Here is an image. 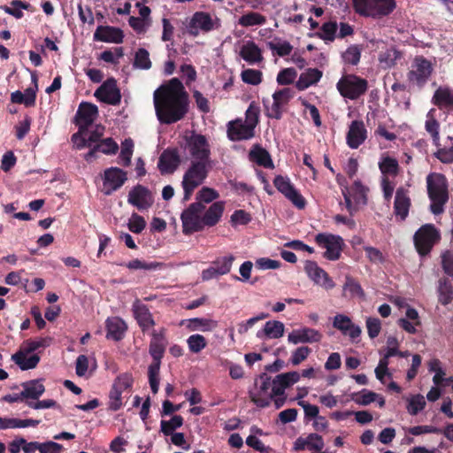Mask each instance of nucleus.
I'll list each match as a JSON object with an SVG mask.
<instances>
[{
	"instance_id": "1",
	"label": "nucleus",
	"mask_w": 453,
	"mask_h": 453,
	"mask_svg": "<svg viewBox=\"0 0 453 453\" xmlns=\"http://www.w3.org/2000/svg\"><path fill=\"white\" fill-rule=\"evenodd\" d=\"M154 104L157 117L162 124H173L188 111V95L181 81L173 78L155 91Z\"/></svg>"
},
{
	"instance_id": "2",
	"label": "nucleus",
	"mask_w": 453,
	"mask_h": 453,
	"mask_svg": "<svg viewBox=\"0 0 453 453\" xmlns=\"http://www.w3.org/2000/svg\"><path fill=\"white\" fill-rule=\"evenodd\" d=\"M225 211V202L216 201L208 208L201 203H192L180 215L182 231L185 234L200 232L204 227L216 226Z\"/></svg>"
},
{
	"instance_id": "3",
	"label": "nucleus",
	"mask_w": 453,
	"mask_h": 453,
	"mask_svg": "<svg viewBox=\"0 0 453 453\" xmlns=\"http://www.w3.org/2000/svg\"><path fill=\"white\" fill-rule=\"evenodd\" d=\"M165 331V328L161 327L158 331L153 329L150 333L149 353L152 357V363L148 368V377L150 388L154 394L158 391L159 370L167 346Z\"/></svg>"
},
{
	"instance_id": "4",
	"label": "nucleus",
	"mask_w": 453,
	"mask_h": 453,
	"mask_svg": "<svg viewBox=\"0 0 453 453\" xmlns=\"http://www.w3.org/2000/svg\"><path fill=\"white\" fill-rule=\"evenodd\" d=\"M427 196L431 202L430 211L434 215L444 212V208L449 201V182L446 176L440 173H431L426 178Z\"/></svg>"
},
{
	"instance_id": "5",
	"label": "nucleus",
	"mask_w": 453,
	"mask_h": 453,
	"mask_svg": "<svg viewBox=\"0 0 453 453\" xmlns=\"http://www.w3.org/2000/svg\"><path fill=\"white\" fill-rule=\"evenodd\" d=\"M211 167V159H192L181 181L184 201H188L194 190L204 182Z\"/></svg>"
},
{
	"instance_id": "6",
	"label": "nucleus",
	"mask_w": 453,
	"mask_h": 453,
	"mask_svg": "<svg viewBox=\"0 0 453 453\" xmlns=\"http://www.w3.org/2000/svg\"><path fill=\"white\" fill-rule=\"evenodd\" d=\"M354 11L364 17L381 18L395 8V0H352Z\"/></svg>"
},
{
	"instance_id": "7",
	"label": "nucleus",
	"mask_w": 453,
	"mask_h": 453,
	"mask_svg": "<svg viewBox=\"0 0 453 453\" xmlns=\"http://www.w3.org/2000/svg\"><path fill=\"white\" fill-rule=\"evenodd\" d=\"M440 240L441 233L434 224L421 226L413 236L416 250L421 257L428 255Z\"/></svg>"
},
{
	"instance_id": "8",
	"label": "nucleus",
	"mask_w": 453,
	"mask_h": 453,
	"mask_svg": "<svg viewBox=\"0 0 453 453\" xmlns=\"http://www.w3.org/2000/svg\"><path fill=\"white\" fill-rule=\"evenodd\" d=\"M336 88L344 98L357 100L367 91L368 81L356 74H346L338 81Z\"/></svg>"
},
{
	"instance_id": "9",
	"label": "nucleus",
	"mask_w": 453,
	"mask_h": 453,
	"mask_svg": "<svg viewBox=\"0 0 453 453\" xmlns=\"http://www.w3.org/2000/svg\"><path fill=\"white\" fill-rule=\"evenodd\" d=\"M181 145L192 159H211V149L207 138L196 131L186 133Z\"/></svg>"
},
{
	"instance_id": "10",
	"label": "nucleus",
	"mask_w": 453,
	"mask_h": 453,
	"mask_svg": "<svg viewBox=\"0 0 453 453\" xmlns=\"http://www.w3.org/2000/svg\"><path fill=\"white\" fill-rule=\"evenodd\" d=\"M433 71L430 60L423 56H417L413 59L411 70L407 73V79L411 83L417 85L418 88H422L428 81Z\"/></svg>"
},
{
	"instance_id": "11",
	"label": "nucleus",
	"mask_w": 453,
	"mask_h": 453,
	"mask_svg": "<svg viewBox=\"0 0 453 453\" xmlns=\"http://www.w3.org/2000/svg\"><path fill=\"white\" fill-rule=\"evenodd\" d=\"M220 27L219 19L213 18L209 12H196L187 26L188 33L197 36L200 33L207 34Z\"/></svg>"
},
{
	"instance_id": "12",
	"label": "nucleus",
	"mask_w": 453,
	"mask_h": 453,
	"mask_svg": "<svg viewBox=\"0 0 453 453\" xmlns=\"http://www.w3.org/2000/svg\"><path fill=\"white\" fill-rule=\"evenodd\" d=\"M315 242L323 249H326L324 257L335 261L341 257L344 247V241L339 235L332 234L319 233L315 236Z\"/></svg>"
},
{
	"instance_id": "13",
	"label": "nucleus",
	"mask_w": 453,
	"mask_h": 453,
	"mask_svg": "<svg viewBox=\"0 0 453 453\" xmlns=\"http://www.w3.org/2000/svg\"><path fill=\"white\" fill-rule=\"evenodd\" d=\"M260 385L256 392L250 391V401L259 408H265L270 405L274 395H273V388L271 377L263 372L259 375Z\"/></svg>"
},
{
	"instance_id": "14",
	"label": "nucleus",
	"mask_w": 453,
	"mask_h": 453,
	"mask_svg": "<svg viewBox=\"0 0 453 453\" xmlns=\"http://www.w3.org/2000/svg\"><path fill=\"white\" fill-rule=\"evenodd\" d=\"M273 185L279 192L283 194L298 209H303L306 204L304 197L295 188L288 177L277 175Z\"/></svg>"
},
{
	"instance_id": "15",
	"label": "nucleus",
	"mask_w": 453,
	"mask_h": 453,
	"mask_svg": "<svg viewBox=\"0 0 453 453\" xmlns=\"http://www.w3.org/2000/svg\"><path fill=\"white\" fill-rule=\"evenodd\" d=\"M292 90L288 88L277 90L273 95L272 105H265V114L270 119H280L282 118L283 107L292 98Z\"/></svg>"
},
{
	"instance_id": "16",
	"label": "nucleus",
	"mask_w": 453,
	"mask_h": 453,
	"mask_svg": "<svg viewBox=\"0 0 453 453\" xmlns=\"http://www.w3.org/2000/svg\"><path fill=\"white\" fill-rule=\"evenodd\" d=\"M127 173L118 167H110L104 173L103 192L110 196L112 192L120 188L127 180Z\"/></svg>"
},
{
	"instance_id": "17",
	"label": "nucleus",
	"mask_w": 453,
	"mask_h": 453,
	"mask_svg": "<svg viewBox=\"0 0 453 453\" xmlns=\"http://www.w3.org/2000/svg\"><path fill=\"white\" fill-rule=\"evenodd\" d=\"M98 116V108L96 104L88 102H81L74 117V123L81 129H88Z\"/></svg>"
},
{
	"instance_id": "18",
	"label": "nucleus",
	"mask_w": 453,
	"mask_h": 453,
	"mask_svg": "<svg viewBox=\"0 0 453 453\" xmlns=\"http://www.w3.org/2000/svg\"><path fill=\"white\" fill-rule=\"evenodd\" d=\"M226 133L228 139L232 142L250 140L255 136V129L242 119L229 121Z\"/></svg>"
},
{
	"instance_id": "19",
	"label": "nucleus",
	"mask_w": 453,
	"mask_h": 453,
	"mask_svg": "<svg viewBox=\"0 0 453 453\" xmlns=\"http://www.w3.org/2000/svg\"><path fill=\"white\" fill-rule=\"evenodd\" d=\"M95 96L101 102L116 105L119 104L121 96L114 79H108L95 92Z\"/></svg>"
},
{
	"instance_id": "20",
	"label": "nucleus",
	"mask_w": 453,
	"mask_h": 453,
	"mask_svg": "<svg viewBox=\"0 0 453 453\" xmlns=\"http://www.w3.org/2000/svg\"><path fill=\"white\" fill-rule=\"evenodd\" d=\"M181 163L177 148H167L160 155L157 166L161 173H173Z\"/></svg>"
},
{
	"instance_id": "21",
	"label": "nucleus",
	"mask_w": 453,
	"mask_h": 453,
	"mask_svg": "<svg viewBox=\"0 0 453 453\" xmlns=\"http://www.w3.org/2000/svg\"><path fill=\"white\" fill-rule=\"evenodd\" d=\"M304 270L316 284L321 285L326 289H332L334 287V283L328 273L320 268L316 262L306 261Z\"/></svg>"
},
{
	"instance_id": "22",
	"label": "nucleus",
	"mask_w": 453,
	"mask_h": 453,
	"mask_svg": "<svg viewBox=\"0 0 453 453\" xmlns=\"http://www.w3.org/2000/svg\"><path fill=\"white\" fill-rule=\"evenodd\" d=\"M367 138V130L363 120H353L346 135V142L350 149H357Z\"/></svg>"
},
{
	"instance_id": "23",
	"label": "nucleus",
	"mask_w": 453,
	"mask_h": 453,
	"mask_svg": "<svg viewBox=\"0 0 453 453\" xmlns=\"http://www.w3.org/2000/svg\"><path fill=\"white\" fill-rule=\"evenodd\" d=\"M300 377V373L296 371L276 375L273 380H271L273 395H284L285 390L299 381Z\"/></svg>"
},
{
	"instance_id": "24",
	"label": "nucleus",
	"mask_w": 453,
	"mask_h": 453,
	"mask_svg": "<svg viewBox=\"0 0 453 453\" xmlns=\"http://www.w3.org/2000/svg\"><path fill=\"white\" fill-rule=\"evenodd\" d=\"M411 205L409 196V190L403 187H399L395 191L394 202V213L396 218L404 220L408 215Z\"/></svg>"
},
{
	"instance_id": "25",
	"label": "nucleus",
	"mask_w": 453,
	"mask_h": 453,
	"mask_svg": "<svg viewBox=\"0 0 453 453\" xmlns=\"http://www.w3.org/2000/svg\"><path fill=\"white\" fill-rule=\"evenodd\" d=\"M123 38V31L111 26H98L93 35L94 41L111 43H121Z\"/></svg>"
},
{
	"instance_id": "26",
	"label": "nucleus",
	"mask_w": 453,
	"mask_h": 453,
	"mask_svg": "<svg viewBox=\"0 0 453 453\" xmlns=\"http://www.w3.org/2000/svg\"><path fill=\"white\" fill-rule=\"evenodd\" d=\"M325 443L321 435L311 433L306 437L300 436L294 442V450L300 451L304 449L315 450L321 452Z\"/></svg>"
},
{
	"instance_id": "27",
	"label": "nucleus",
	"mask_w": 453,
	"mask_h": 453,
	"mask_svg": "<svg viewBox=\"0 0 453 453\" xmlns=\"http://www.w3.org/2000/svg\"><path fill=\"white\" fill-rule=\"evenodd\" d=\"M322 338V334L316 329L304 327L299 330H294L288 334V340L289 342L297 344L300 342H319Z\"/></svg>"
},
{
	"instance_id": "28",
	"label": "nucleus",
	"mask_w": 453,
	"mask_h": 453,
	"mask_svg": "<svg viewBox=\"0 0 453 453\" xmlns=\"http://www.w3.org/2000/svg\"><path fill=\"white\" fill-rule=\"evenodd\" d=\"M432 104L441 110L453 111V89L449 87H439L434 93Z\"/></svg>"
},
{
	"instance_id": "29",
	"label": "nucleus",
	"mask_w": 453,
	"mask_h": 453,
	"mask_svg": "<svg viewBox=\"0 0 453 453\" xmlns=\"http://www.w3.org/2000/svg\"><path fill=\"white\" fill-rule=\"evenodd\" d=\"M106 338L113 341H120L127 330L126 323L119 317L108 318L105 322Z\"/></svg>"
},
{
	"instance_id": "30",
	"label": "nucleus",
	"mask_w": 453,
	"mask_h": 453,
	"mask_svg": "<svg viewBox=\"0 0 453 453\" xmlns=\"http://www.w3.org/2000/svg\"><path fill=\"white\" fill-rule=\"evenodd\" d=\"M249 158L265 168H273V162L269 152L260 144H254L249 152Z\"/></svg>"
},
{
	"instance_id": "31",
	"label": "nucleus",
	"mask_w": 453,
	"mask_h": 453,
	"mask_svg": "<svg viewBox=\"0 0 453 453\" xmlns=\"http://www.w3.org/2000/svg\"><path fill=\"white\" fill-rule=\"evenodd\" d=\"M28 354V352H26L20 348V349L12 357V359L22 371L34 369L40 362L41 358L38 354H33L27 357Z\"/></svg>"
},
{
	"instance_id": "32",
	"label": "nucleus",
	"mask_w": 453,
	"mask_h": 453,
	"mask_svg": "<svg viewBox=\"0 0 453 453\" xmlns=\"http://www.w3.org/2000/svg\"><path fill=\"white\" fill-rule=\"evenodd\" d=\"M322 77V72L317 68H308L305 72L302 73L296 87L299 91H303L319 81Z\"/></svg>"
},
{
	"instance_id": "33",
	"label": "nucleus",
	"mask_w": 453,
	"mask_h": 453,
	"mask_svg": "<svg viewBox=\"0 0 453 453\" xmlns=\"http://www.w3.org/2000/svg\"><path fill=\"white\" fill-rule=\"evenodd\" d=\"M21 387L23 388L21 396H24L26 402L28 399L38 400L45 391V387L39 380L23 382Z\"/></svg>"
},
{
	"instance_id": "34",
	"label": "nucleus",
	"mask_w": 453,
	"mask_h": 453,
	"mask_svg": "<svg viewBox=\"0 0 453 453\" xmlns=\"http://www.w3.org/2000/svg\"><path fill=\"white\" fill-rule=\"evenodd\" d=\"M240 56L250 64L258 63L263 60L262 51L253 41H248L242 46Z\"/></svg>"
},
{
	"instance_id": "35",
	"label": "nucleus",
	"mask_w": 453,
	"mask_h": 453,
	"mask_svg": "<svg viewBox=\"0 0 453 453\" xmlns=\"http://www.w3.org/2000/svg\"><path fill=\"white\" fill-rule=\"evenodd\" d=\"M434 109H431L427 115L425 122V129L430 134L433 144L435 147H440V122L434 117Z\"/></svg>"
},
{
	"instance_id": "36",
	"label": "nucleus",
	"mask_w": 453,
	"mask_h": 453,
	"mask_svg": "<svg viewBox=\"0 0 453 453\" xmlns=\"http://www.w3.org/2000/svg\"><path fill=\"white\" fill-rule=\"evenodd\" d=\"M437 293H438V301L442 305H448L449 303H450L452 302V300H453V286L448 278L442 277V278L439 279Z\"/></svg>"
},
{
	"instance_id": "37",
	"label": "nucleus",
	"mask_w": 453,
	"mask_h": 453,
	"mask_svg": "<svg viewBox=\"0 0 453 453\" xmlns=\"http://www.w3.org/2000/svg\"><path fill=\"white\" fill-rule=\"evenodd\" d=\"M187 322V328L189 331L211 332L218 326L216 320L206 318H193L188 319Z\"/></svg>"
},
{
	"instance_id": "38",
	"label": "nucleus",
	"mask_w": 453,
	"mask_h": 453,
	"mask_svg": "<svg viewBox=\"0 0 453 453\" xmlns=\"http://www.w3.org/2000/svg\"><path fill=\"white\" fill-rule=\"evenodd\" d=\"M379 168L385 177H395L400 173V165L398 164V161L395 158L389 156L382 157V158L379 162Z\"/></svg>"
},
{
	"instance_id": "39",
	"label": "nucleus",
	"mask_w": 453,
	"mask_h": 453,
	"mask_svg": "<svg viewBox=\"0 0 453 453\" xmlns=\"http://www.w3.org/2000/svg\"><path fill=\"white\" fill-rule=\"evenodd\" d=\"M284 334V325L280 321L273 320L267 321L264 326L263 331H258L257 336L261 338L263 334L268 338H280Z\"/></svg>"
},
{
	"instance_id": "40",
	"label": "nucleus",
	"mask_w": 453,
	"mask_h": 453,
	"mask_svg": "<svg viewBox=\"0 0 453 453\" xmlns=\"http://www.w3.org/2000/svg\"><path fill=\"white\" fill-rule=\"evenodd\" d=\"M267 47L279 57L288 56L293 50V46L288 42L281 41L280 38L268 42Z\"/></svg>"
},
{
	"instance_id": "41",
	"label": "nucleus",
	"mask_w": 453,
	"mask_h": 453,
	"mask_svg": "<svg viewBox=\"0 0 453 453\" xmlns=\"http://www.w3.org/2000/svg\"><path fill=\"white\" fill-rule=\"evenodd\" d=\"M183 422L184 419L180 415H174L170 420L162 419L160 422L161 432L166 436L173 434L177 428L182 426Z\"/></svg>"
},
{
	"instance_id": "42",
	"label": "nucleus",
	"mask_w": 453,
	"mask_h": 453,
	"mask_svg": "<svg viewBox=\"0 0 453 453\" xmlns=\"http://www.w3.org/2000/svg\"><path fill=\"white\" fill-rule=\"evenodd\" d=\"M235 257L233 255L218 257L211 262V265L217 270L218 274L225 275L231 271Z\"/></svg>"
},
{
	"instance_id": "43",
	"label": "nucleus",
	"mask_w": 453,
	"mask_h": 453,
	"mask_svg": "<svg viewBox=\"0 0 453 453\" xmlns=\"http://www.w3.org/2000/svg\"><path fill=\"white\" fill-rule=\"evenodd\" d=\"M337 27L336 21L325 22L321 27V32L316 33V35L326 42H334Z\"/></svg>"
},
{
	"instance_id": "44",
	"label": "nucleus",
	"mask_w": 453,
	"mask_h": 453,
	"mask_svg": "<svg viewBox=\"0 0 453 453\" xmlns=\"http://www.w3.org/2000/svg\"><path fill=\"white\" fill-rule=\"evenodd\" d=\"M266 21L265 16L258 12H250L240 17L239 24L242 27L263 25Z\"/></svg>"
},
{
	"instance_id": "45",
	"label": "nucleus",
	"mask_w": 453,
	"mask_h": 453,
	"mask_svg": "<svg viewBox=\"0 0 453 453\" xmlns=\"http://www.w3.org/2000/svg\"><path fill=\"white\" fill-rule=\"evenodd\" d=\"M133 149L134 142L131 138H127L122 142L119 158L124 166H128L130 165Z\"/></svg>"
},
{
	"instance_id": "46",
	"label": "nucleus",
	"mask_w": 453,
	"mask_h": 453,
	"mask_svg": "<svg viewBox=\"0 0 453 453\" xmlns=\"http://www.w3.org/2000/svg\"><path fill=\"white\" fill-rule=\"evenodd\" d=\"M51 337L40 338L39 340L36 341L27 340L23 342L21 349L30 354L40 348L49 347L51 344Z\"/></svg>"
},
{
	"instance_id": "47",
	"label": "nucleus",
	"mask_w": 453,
	"mask_h": 453,
	"mask_svg": "<svg viewBox=\"0 0 453 453\" xmlns=\"http://www.w3.org/2000/svg\"><path fill=\"white\" fill-rule=\"evenodd\" d=\"M188 349L192 353H199L207 346V341L202 334H196L187 339Z\"/></svg>"
},
{
	"instance_id": "48",
	"label": "nucleus",
	"mask_w": 453,
	"mask_h": 453,
	"mask_svg": "<svg viewBox=\"0 0 453 453\" xmlns=\"http://www.w3.org/2000/svg\"><path fill=\"white\" fill-rule=\"evenodd\" d=\"M401 56V52L392 47L381 52L379 60L380 63H384L387 67H392L395 65L397 59H399Z\"/></svg>"
},
{
	"instance_id": "49",
	"label": "nucleus",
	"mask_w": 453,
	"mask_h": 453,
	"mask_svg": "<svg viewBox=\"0 0 453 453\" xmlns=\"http://www.w3.org/2000/svg\"><path fill=\"white\" fill-rule=\"evenodd\" d=\"M361 58V48L358 45H350L343 53L342 59L345 63L357 65Z\"/></svg>"
},
{
	"instance_id": "50",
	"label": "nucleus",
	"mask_w": 453,
	"mask_h": 453,
	"mask_svg": "<svg viewBox=\"0 0 453 453\" xmlns=\"http://www.w3.org/2000/svg\"><path fill=\"white\" fill-rule=\"evenodd\" d=\"M96 145L98 151L105 155H115L119 149V144L111 137L102 139Z\"/></svg>"
},
{
	"instance_id": "51",
	"label": "nucleus",
	"mask_w": 453,
	"mask_h": 453,
	"mask_svg": "<svg viewBox=\"0 0 453 453\" xmlns=\"http://www.w3.org/2000/svg\"><path fill=\"white\" fill-rule=\"evenodd\" d=\"M219 196V194L213 188L203 187L202 188L199 192L196 194V203H210L213 202L214 200L218 199Z\"/></svg>"
},
{
	"instance_id": "52",
	"label": "nucleus",
	"mask_w": 453,
	"mask_h": 453,
	"mask_svg": "<svg viewBox=\"0 0 453 453\" xmlns=\"http://www.w3.org/2000/svg\"><path fill=\"white\" fill-rule=\"evenodd\" d=\"M262 72L256 69H246L242 72V80L244 83L258 85L262 82Z\"/></svg>"
},
{
	"instance_id": "53",
	"label": "nucleus",
	"mask_w": 453,
	"mask_h": 453,
	"mask_svg": "<svg viewBox=\"0 0 453 453\" xmlns=\"http://www.w3.org/2000/svg\"><path fill=\"white\" fill-rule=\"evenodd\" d=\"M259 107L251 103L245 112V120L243 121L255 129L259 122Z\"/></svg>"
},
{
	"instance_id": "54",
	"label": "nucleus",
	"mask_w": 453,
	"mask_h": 453,
	"mask_svg": "<svg viewBox=\"0 0 453 453\" xmlns=\"http://www.w3.org/2000/svg\"><path fill=\"white\" fill-rule=\"evenodd\" d=\"M448 139L452 142V144L449 148L437 147L438 150L434 153L436 158H438L443 164L453 163V137L448 136Z\"/></svg>"
},
{
	"instance_id": "55",
	"label": "nucleus",
	"mask_w": 453,
	"mask_h": 453,
	"mask_svg": "<svg viewBox=\"0 0 453 453\" xmlns=\"http://www.w3.org/2000/svg\"><path fill=\"white\" fill-rule=\"evenodd\" d=\"M426 406V401L423 395H416L412 396L407 405V411L411 415H417Z\"/></svg>"
},
{
	"instance_id": "56",
	"label": "nucleus",
	"mask_w": 453,
	"mask_h": 453,
	"mask_svg": "<svg viewBox=\"0 0 453 453\" xmlns=\"http://www.w3.org/2000/svg\"><path fill=\"white\" fill-rule=\"evenodd\" d=\"M376 397V393L367 389H363L359 393L354 394L352 399L360 405H368L374 402Z\"/></svg>"
},
{
	"instance_id": "57",
	"label": "nucleus",
	"mask_w": 453,
	"mask_h": 453,
	"mask_svg": "<svg viewBox=\"0 0 453 453\" xmlns=\"http://www.w3.org/2000/svg\"><path fill=\"white\" fill-rule=\"evenodd\" d=\"M122 390L112 385L109 393V409L118 411L122 406Z\"/></svg>"
},
{
	"instance_id": "58",
	"label": "nucleus",
	"mask_w": 453,
	"mask_h": 453,
	"mask_svg": "<svg viewBox=\"0 0 453 453\" xmlns=\"http://www.w3.org/2000/svg\"><path fill=\"white\" fill-rule=\"evenodd\" d=\"M441 268L445 274L453 278V250H446L441 255Z\"/></svg>"
},
{
	"instance_id": "59",
	"label": "nucleus",
	"mask_w": 453,
	"mask_h": 453,
	"mask_svg": "<svg viewBox=\"0 0 453 453\" xmlns=\"http://www.w3.org/2000/svg\"><path fill=\"white\" fill-rule=\"evenodd\" d=\"M297 75L296 71L294 68H285L280 71L277 75V82L280 85H289L292 84Z\"/></svg>"
},
{
	"instance_id": "60",
	"label": "nucleus",
	"mask_w": 453,
	"mask_h": 453,
	"mask_svg": "<svg viewBox=\"0 0 453 453\" xmlns=\"http://www.w3.org/2000/svg\"><path fill=\"white\" fill-rule=\"evenodd\" d=\"M32 119L28 115L24 117V119L19 121L15 127V135L18 140H22L30 130Z\"/></svg>"
},
{
	"instance_id": "61",
	"label": "nucleus",
	"mask_w": 453,
	"mask_h": 453,
	"mask_svg": "<svg viewBox=\"0 0 453 453\" xmlns=\"http://www.w3.org/2000/svg\"><path fill=\"white\" fill-rule=\"evenodd\" d=\"M311 349L307 346L297 348L291 356L290 362L293 365H298L304 361L311 354Z\"/></svg>"
},
{
	"instance_id": "62",
	"label": "nucleus",
	"mask_w": 453,
	"mask_h": 453,
	"mask_svg": "<svg viewBox=\"0 0 453 453\" xmlns=\"http://www.w3.org/2000/svg\"><path fill=\"white\" fill-rule=\"evenodd\" d=\"M123 48L116 47L114 50H104L100 55V59L106 63L115 64L117 63V59L123 57Z\"/></svg>"
},
{
	"instance_id": "63",
	"label": "nucleus",
	"mask_w": 453,
	"mask_h": 453,
	"mask_svg": "<svg viewBox=\"0 0 453 453\" xmlns=\"http://www.w3.org/2000/svg\"><path fill=\"white\" fill-rule=\"evenodd\" d=\"M352 325V321L350 318L346 315L337 314L334 318L333 326L339 331H341L343 334L346 331L349 330V327Z\"/></svg>"
},
{
	"instance_id": "64",
	"label": "nucleus",
	"mask_w": 453,
	"mask_h": 453,
	"mask_svg": "<svg viewBox=\"0 0 453 453\" xmlns=\"http://www.w3.org/2000/svg\"><path fill=\"white\" fill-rule=\"evenodd\" d=\"M344 291H349L351 296H364V290L361 285L351 277H347L343 286Z\"/></svg>"
}]
</instances>
